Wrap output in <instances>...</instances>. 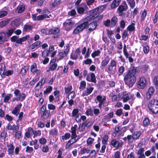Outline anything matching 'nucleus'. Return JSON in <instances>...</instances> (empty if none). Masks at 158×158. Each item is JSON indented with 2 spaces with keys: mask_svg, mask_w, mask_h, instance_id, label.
<instances>
[{
  "mask_svg": "<svg viewBox=\"0 0 158 158\" xmlns=\"http://www.w3.org/2000/svg\"><path fill=\"white\" fill-rule=\"evenodd\" d=\"M98 15L96 12H93L89 16H87L84 18L82 20V23L76 27L74 29L73 33L77 34L82 31L88 26L89 22L96 18L98 16Z\"/></svg>",
  "mask_w": 158,
  "mask_h": 158,
  "instance_id": "1",
  "label": "nucleus"
},
{
  "mask_svg": "<svg viewBox=\"0 0 158 158\" xmlns=\"http://www.w3.org/2000/svg\"><path fill=\"white\" fill-rule=\"evenodd\" d=\"M136 72V70L134 67H131L124 76L123 81L125 84L129 88L131 87L136 81V77L135 76Z\"/></svg>",
  "mask_w": 158,
  "mask_h": 158,
  "instance_id": "2",
  "label": "nucleus"
},
{
  "mask_svg": "<svg viewBox=\"0 0 158 158\" xmlns=\"http://www.w3.org/2000/svg\"><path fill=\"white\" fill-rule=\"evenodd\" d=\"M149 110L153 114L158 112V101L156 99L152 100L148 104Z\"/></svg>",
  "mask_w": 158,
  "mask_h": 158,
  "instance_id": "3",
  "label": "nucleus"
},
{
  "mask_svg": "<svg viewBox=\"0 0 158 158\" xmlns=\"http://www.w3.org/2000/svg\"><path fill=\"white\" fill-rule=\"evenodd\" d=\"M46 106L44 105L40 108V112L41 114V119L43 120L46 119L49 116L50 111L46 110Z\"/></svg>",
  "mask_w": 158,
  "mask_h": 158,
  "instance_id": "4",
  "label": "nucleus"
},
{
  "mask_svg": "<svg viewBox=\"0 0 158 158\" xmlns=\"http://www.w3.org/2000/svg\"><path fill=\"white\" fill-rule=\"evenodd\" d=\"M128 6L125 1H123L121 5L118 8L117 11L119 16H122L123 14V11H126L128 9Z\"/></svg>",
  "mask_w": 158,
  "mask_h": 158,
  "instance_id": "5",
  "label": "nucleus"
},
{
  "mask_svg": "<svg viewBox=\"0 0 158 158\" xmlns=\"http://www.w3.org/2000/svg\"><path fill=\"white\" fill-rule=\"evenodd\" d=\"M14 94L16 97L15 98V100L17 101H22L25 99L26 97L25 94L23 93L21 94L19 90L18 89H16L15 90Z\"/></svg>",
  "mask_w": 158,
  "mask_h": 158,
  "instance_id": "6",
  "label": "nucleus"
},
{
  "mask_svg": "<svg viewBox=\"0 0 158 158\" xmlns=\"http://www.w3.org/2000/svg\"><path fill=\"white\" fill-rule=\"evenodd\" d=\"M74 23L71 19H68L64 23L63 25L65 29L67 31L70 30L73 26Z\"/></svg>",
  "mask_w": 158,
  "mask_h": 158,
  "instance_id": "7",
  "label": "nucleus"
},
{
  "mask_svg": "<svg viewBox=\"0 0 158 158\" xmlns=\"http://www.w3.org/2000/svg\"><path fill=\"white\" fill-rule=\"evenodd\" d=\"M60 29L57 27L49 29L48 31V35H54L53 37L56 38L59 36Z\"/></svg>",
  "mask_w": 158,
  "mask_h": 158,
  "instance_id": "8",
  "label": "nucleus"
},
{
  "mask_svg": "<svg viewBox=\"0 0 158 158\" xmlns=\"http://www.w3.org/2000/svg\"><path fill=\"white\" fill-rule=\"evenodd\" d=\"M146 85V81L143 78L141 77L137 82V86L139 89H143Z\"/></svg>",
  "mask_w": 158,
  "mask_h": 158,
  "instance_id": "9",
  "label": "nucleus"
},
{
  "mask_svg": "<svg viewBox=\"0 0 158 158\" xmlns=\"http://www.w3.org/2000/svg\"><path fill=\"white\" fill-rule=\"evenodd\" d=\"M97 26V23L96 21H94L88 25V27L89 28V31H92L94 30Z\"/></svg>",
  "mask_w": 158,
  "mask_h": 158,
  "instance_id": "10",
  "label": "nucleus"
},
{
  "mask_svg": "<svg viewBox=\"0 0 158 158\" xmlns=\"http://www.w3.org/2000/svg\"><path fill=\"white\" fill-rule=\"evenodd\" d=\"M90 76V78L89 77V75L87 76L86 80L89 81H91L94 83H96V80L95 77V75L93 73H91L89 74Z\"/></svg>",
  "mask_w": 158,
  "mask_h": 158,
  "instance_id": "11",
  "label": "nucleus"
},
{
  "mask_svg": "<svg viewBox=\"0 0 158 158\" xmlns=\"http://www.w3.org/2000/svg\"><path fill=\"white\" fill-rule=\"evenodd\" d=\"M94 89V88L91 87H87L86 90L84 92L82 95L83 96H87L90 94Z\"/></svg>",
  "mask_w": 158,
  "mask_h": 158,
  "instance_id": "12",
  "label": "nucleus"
},
{
  "mask_svg": "<svg viewBox=\"0 0 158 158\" xmlns=\"http://www.w3.org/2000/svg\"><path fill=\"white\" fill-rule=\"evenodd\" d=\"M78 139L79 138H77V139H73V138H71L68 141V143L66 145V148L68 149L69 148L72 144L76 143Z\"/></svg>",
  "mask_w": 158,
  "mask_h": 158,
  "instance_id": "13",
  "label": "nucleus"
},
{
  "mask_svg": "<svg viewBox=\"0 0 158 158\" xmlns=\"http://www.w3.org/2000/svg\"><path fill=\"white\" fill-rule=\"evenodd\" d=\"M118 96L119 98H123V101L124 102H127L130 99L128 94H126V93L122 94L120 96L119 94Z\"/></svg>",
  "mask_w": 158,
  "mask_h": 158,
  "instance_id": "14",
  "label": "nucleus"
},
{
  "mask_svg": "<svg viewBox=\"0 0 158 158\" xmlns=\"http://www.w3.org/2000/svg\"><path fill=\"white\" fill-rule=\"evenodd\" d=\"M111 144L112 146L116 148H118L119 147H121L122 145L119 143L118 141L115 139H113L112 140Z\"/></svg>",
  "mask_w": 158,
  "mask_h": 158,
  "instance_id": "15",
  "label": "nucleus"
},
{
  "mask_svg": "<svg viewBox=\"0 0 158 158\" xmlns=\"http://www.w3.org/2000/svg\"><path fill=\"white\" fill-rule=\"evenodd\" d=\"M121 0H114L110 5V8L113 9L118 6Z\"/></svg>",
  "mask_w": 158,
  "mask_h": 158,
  "instance_id": "16",
  "label": "nucleus"
},
{
  "mask_svg": "<svg viewBox=\"0 0 158 158\" xmlns=\"http://www.w3.org/2000/svg\"><path fill=\"white\" fill-rule=\"evenodd\" d=\"M22 106V104L20 103L17 105L15 109L12 111V113L13 114L17 116L19 114V111Z\"/></svg>",
  "mask_w": 158,
  "mask_h": 158,
  "instance_id": "17",
  "label": "nucleus"
},
{
  "mask_svg": "<svg viewBox=\"0 0 158 158\" xmlns=\"http://www.w3.org/2000/svg\"><path fill=\"white\" fill-rule=\"evenodd\" d=\"M118 21V19L116 16H114L111 19L110 25L111 27H113L115 26L116 25Z\"/></svg>",
  "mask_w": 158,
  "mask_h": 158,
  "instance_id": "18",
  "label": "nucleus"
},
{
  "mask_svg": "<svg viewBox=\"0 0 158 158\" xmlns=\"http://www.w3.org/2000/svg\"><path fill=\"white\" fill-rule=\"evenodd\" d=\"M96 98L97 100L99 102V107H100L102 104L104 103L106 98L105 97L102 98V97L101 95L98 96Z\"/></svg>",
  "mask_w": 158,
  "mask_h": 158,
  "instance_id": "19",
  "label": "nucleus"
},
{
  "mask_svg": "<svg viewBox=\"0 0 158 158\" xmlns=\"http://www.w3.org/2000/svg\"><path fill=\"white\" fill-rule=\"evenodd\" d=\"M6 33L4 32H0V44H1L3 42L6 41Z\"/></svg>",
  "mask_w": 158,
  "mask_h": 158,
  "instance_id": "20",
  "label": "nucleus"
},
{
  "mask_svg": "<svg viewBox=\"0 0 158 158\" xmlns=\"http://www.w3.org/2000/svg\"><path fill=\"white\" fill-rule=\"evenodd\" d=\"M110 58L108 56H107L102 60L101 62V66L102 67L105 66L109 62Z\"/></svg>",
  "mask_w": 158,
  "mask_h": 158,
  "instance_id": "21",
  "label": "nucleus"
},
{
  "mask_svg": "<svg viewBox=\"0 0 158 158\" xmlns=\"http://www.w3.org/2000/svg\"><path fill=\"white\" fill-rule=\"evenodd\" d=\"M28 68L26 66H24L21 69V71L19 73V74H21L22 76L25 75L28 70Z\"/></svg>",
  "mask_w": 158,
  "mask_h": 158,
  "instance_id": "22",
  "label": "nucleus"
},
{
  "mask_svg": "<svg viewBox=\"0 0 158 158\" xmlns=\"http://www.w3.org/2000/svg\"><path fill=\"white\" fill-rule=\"evenodd\" d=\"M41 42L39 41L35 42L29 46V49L31 50L34 49L37 46L41 44Z\"/></svg>",
  "mask_w": 158,
  "mask_h": 158,
  "instance_id": "23",
  "label": "nucleus"
},
{
  "mask_svg": "<svg viewBox=\"0 0 158 158\" xmlns=\"http://www.w3.org/2000/svg\"><path fill=\"white\" fill-rule=\"evenodd\" d=\"M25 8V6L23 5H19L16 10V11L18 13H21L24 11Z\"/></svg>",
  "mask_w": 158,
  "mask_h": 158,
  "instance_id": "24",
  "label": "nucleus"
},
{
  "mask_svg": "<svg viewBox=\"0 0 158 158\" xmlns=\"http://www.w3.org/2000/svg\"><path fill=\"white\" fill-rule=\"evenodd\" d=\"M9 19H6L0 22V28H2L7 25L9 22Z\"/></svg>",
  "mask_w": 158,
  "mask_h": 158,
  "instance_id": "25",
  "label": "nucleus"
},
{
  "mask_svg": "<svg viewBox=\"0 0 158 158\" xmlns=\"http://www.w3.org/2000/svg\"><path fill=\"white\" fill-rule=\"evenodd\" d=\"M61 0H54V1L52 3L51 7L52 8H54L57 7L61 3Z\"/></svg>",
  "mask_w": 158,
  "mask_h": 158,
  "instance_id": "26",
  "label": "nucleus"
},
{
  "mask_svg": "<svg viewBox=\"0 0 158 158\" xmlns=\"http://www.w3.org/2000/svg\"><path fill=\"white\" fill-rule=\"evenodd\" d=\"M57 65L56 63H50L49 65V71H54L55 70Z\"/></svg>",
  "mask_w": 158,
  "mask_h": 158,
  "instance_id": "27",
  "label": "nucleus"
},
{
  "mask_svg": "<svg viewBox=\"0 0 158 158\" xmlns=\"http://www.w3.org/2000/svg\"><path fill=\"white\" fill-rule=\"evenodd\" d=\"M76 129H75L73 128V127H71V132L72 133V135L71 138L75 139H77V138L78 136L76 134Z\"/></svg>",
  "mask_w": 158,
  "mask_h": 158,
  "instance_id": "28",
  "label": "nucleus"
},
{
  "mask_svg": "<svg viewBox=\"0 0 158 158\" xmlns=\"http://www.w3.org/2000/svg\"><path fill=\"white\" fill-rule=\"evenodd\" d=\"M141 133L140 131H135L132 135V138L134 139H137L140 136Z\"/></svg>",
  "mask_w": 158,
  "mask_h": 158,
  "instance_id": "29",
  "label": "nucleus"
},
{
  "mask_svg": "<svg viewBox=\"0 0 158 158\" xmlns=\"http://www.w3.org/2000/svg\"><path fill=\"white\" fill-rule=\"evenodd\" d=\"M48 18H49V16L48 15L46 14L38 16L37 20L38 21H40Z\"/></svg>",
  "mask_w": 158,
  "mask_h": 158,
  "instance_id": "30",
  "label": "nucleus"
},
{
  "mask_svg": "<svg viewBox=\"0 0 158 158\" xmlns=\"http://www.w3.org/2000/svg\"><path fill=\"white\" fill-rule=\"evenodd\" d=\"M14 151L13 145L10 144L8 146L7 152L9 154H11L13 153Z\"/></svg>",
  "mask_w": 158,
  "mask_h": 158,
  "instance_id": "31",
  "label": "nucleus"
},
{
  "mask_svg": "<svg viewBox=\"0 0 158 158\" xmlns=\"http://www.w3.org/2000/svg\"><path fill=\"white\" fill-rule=\"evenodd\" d=\"M32 28V26L31 25L28 24H25L24 26L23 30L24 31H27L29 30H31Z\"/></svg>",
  "mask_w": 158,
  "mask_h": 158,
  "instance_id": "32",
  "label": "nucleus"
},
{
  "mask_svg": "<svg viewBox=\"0 0 158 158\" xmlns=\"http://www.w3.org/2000/svg\"><path fill=\"white\" fill-rule=\"evenodd\" d=\"M5 66L4 64H2L0 69V75L2 76L4 74L5 72Z\"/></svg>",
  "mask_w": 158,
  "mask_h": 158,
  "instance_id": "33",
  "label": "nucleus"
},
{
  "mask_svg": "<svg viewBox=\"0 0 158 158\" xmlns=\"http://www.w3.org/2000/svg\"><path fill=\"white\" fill-rule=\"evenodd\" d=\"M86 82L85 81H81L80 82V85L79 87L80 89H84L86 86Z\"/></svg>",
  "mask_w": 158,
  "mask_h": 158,
  "instance_id": "34",
  "label": "nucleus"
},
{
  "mask_svg": "<svg viewBox=\"0 0 158 158\" xmlns=\"http://www.w3.org/2000/svg\"><path fill=\"white\" fill-rule=\"evenodd\" d=\"M131 8H133L135 6V2L134 0H127Z\"/></svg>",
  "mask_w": 158,
  "mask_h": 158,
  "instance_id": "35",
  "label": "nucleus"
},
{
  "mask_svg": "<svg viewBox=\"0 0 158 158\" xmlns=\"http://www.w3.org/2000/svg\"><path fill=\"white\" fill-rule=\"evenodd\" d=\"M37 69V65L36 63H34L31 65V72L32 73H34L35 71Z\"/></svg>",
  "mask_w": 158,
  "mask_h": 158,
  "instance_id": "36",
  "label": "nucleus"
},
{
  "mask_svg": "<svg viewBox=\"0 0 158 158\" xmlns=\"http://www.w3.org/2000/svg\"><path fill=\"white\" fill-rule=\"evenodd\" d=\"M124 67L123 66L120 67L118 70L119 73L118 76H120L122 75L124 71Z\"/></svg>",
  "mask_w": 158,
  "mask_h": 158,
  "instance_id": "37",
  "label": "nucleus"
},
{
  "mask_svg": "<svg viewBox=\"0 0 158 158\" xmlns=\"http://www.w3.org/2000/svg\"><path fill=\"white\" fill-rule=\"evenodd\" d=\"M45 82V79H42L36 85L35 88L40 86V87H41L42 86L44 83Z\"/></svg>",
  "mask_w": 158,
  "mask_h": 158,
  "instance_id": "38",
  "label": "nucleus"
},
{
  "mask_svg": "<svg viewBox=\"0 0 158 158\" xmlns=\"http://www.w3.org/2000/svg\"><path fill=\"white\" fill-rule=\"evenodd\" d=\"M58 131L56 128H55L52 130L50 132V134L52 135H57Z\"/></svg>",
  "mask_w": 158,
  "mask_h": 158,
  "instance_id": "39",
  "label": "nucleus"
},
{
  "mask_svg": "<svg viewBox=\"0 0 158 158\" xmlns=\"http://www.w3.org/2000/svg\"><path fill=\"white\" fill-rule=\"evenodd\" d=\"M64 89L65 93L68 94L71 90L72 87L71 85H69L67 87H65Z\"/></svg>",
  "mask_w": 158,
  "mask_h": 158,
  "instance_id": "40",
  "label": "nucleus"
},
{
  "mask_svg": "<svg viewBox=\"0 0 158 158\" xmlns=\"http://www.w3.org/2000/svg\"><path fill=\"white\" fill-rule=\"evenodd\" d=\"M52 86H49L46 88V90L44 91V94H46L50 93L52 91Z\"/></svg>",
  "mask_w": 158,
  "mask_h": 158,
  "instance_id": "41",
  "label": "nucleus"
},
{
  "mask_svg": "<svg viewBox=\"0 0 158 158\" xmlns=\"http://www.w3.org/2000/svg\"><path fill=\"white\" fill-rule=\"evenodd\" d=\"M66 48L64 50V53L65 54V55L66 56L68 54L69 51L70 50V45L69 44H67L66 45Z\"/></svg>",
  "mask_w": 158,
  "mask_h": 158,
  "instance_id": "42",
  "label": "nucleus"
},
{
  "mask_svg": "<svg viewBox=\"0 0 158 158\" xmlns=\"http://www.w3.org/2000/svg\"><path fill=\"white\" fill-rule=\"evenodd\" d=\"M100 52L99 50L95 51L91 54L93 58H94L96 56H99L100 54Z\"/></svg>",
  "mask_w": 158,
  "mask_h": 158,
  "instance_id": "43",
  "label": "nucleus"
},
{
  "mask_svg": "<svg viewBox=\"0 0 158 158\" xmlns=\"http://www.w3.org/2000/svg\"><path fill=\"white\" fill-rule=\"evenodd\" d=\"M108 135H105L103 138L102 142L103 144L106 145L107 144V142L108 139Z\"/></svg>",
  "mask_w": 158,
  "mask_h": 158,
  "instance_id": "44",
  "label": "nucleus"
},
{
  "mask_svg": "<svg viewBox=\"0 0 158 158\" xmlns=\"http://www.w3.org/2000/svg\"><path fill=\"white\" fill-rule=\"evenodd\" d=\"M89 123L90 122H88L87 123H86V122L84 123L81 124L80 127L84 128H85V127H89L91 126V124L88 125V124H89Z\"/></svg>",
  "mask_w": 158,
  "mask_h": 158,
  "instance_id": "45",
  "label": "nucleus"
},
{
  "mask_svg": "<svg viewBox=\"0 0 158 158\" xmlns=\"http://www.w3.org/2000/svg\"><path fill=\"white\" fill-rule=\"evenodd\" d=\"M86 114L88 116H93V110L91 109H88L86 112Z\"/></svg>",
  "mask_w": 158,
  "mask_h": 158,
  "instance_id": "46",
  "label": "nucleus"
},
{
  "mask_svg": "<svg viewBox=\"0 0 158 158\" xmlns=\"http://www.w3.org/2000/svg\"><path fill=\"white\" fill-rule=\"evenodd\" d=\"M149 51V47L146 45L145 46L143 47V51L144 53L145 54H147L148 52Z\"/></svg>",
  "mask_w": 158,
  "mask_h": 158,
  "instance_id": "47",
  "label": "nucleus"
},
{
  "mask_svg": "<svg viewBox=\"0 0 158 158\" xmlns=\"http://www.w3.org/2000/svg\"><path fill=\"white\" fill-rule=\"evenodd\" d=\"M70 136L71 135L70 133H66L64 134V135L62 136V139L63 140L67 139L69 138Z\"/></svg>",
  "mask_w": 158,
  "mask_h": 158,
  "instance_id": "48",
  "label": "nucleus"
},
{
  "mask_svg": "<svg viewBox=\"0 0 158 158\" xmlns=\"http://www.w3.org/2000/svg\"><path fill=\"white\" fill-rule=\"evenodd\" d=\"M78 13L79 14H82L85 11V9L82 7H78L77 8Z\"/></svg>",
  "mask_w": 158,
  "mask_h": 158,
  "instance_id": "49",
  "label": "nucleus"
},
{
  "mask_svg": "<svg viewBox=\"0 0 158 158\" xmlns=\"http://www.w3.org/2000/svg\"><path fill=\"white\" fill-rule=\"evenodd\" d=\"M15 137L18 139H19L21 137V132L20 131H16Z\"/></svg>",
  "mask_w": 158,
  "mask_h": 158,
  "instance_id": "50",
  "label": "nucleus"
},
{
  "mask_svg": "<svg viewBox=\"0 0 158 158\" xmlns=\"http://www.w3.org/2000/svg\"><path fill=\"white\" fill-rule=\"evenodd\" d=\"M111 21L110 19H108L103 21V24L106 27H108L110 25Z\"/></svg>",
  "mask_w": 158,
  "mask_h": 158,
  "instance_id": "51",
  "label": "nucleus"
},
{
  "mask_svg": "<svg viewBox=\"0 0 158 158\" xmlns=\"http://www.w3.org/2000/svg\"><path fill=\"white\" fill-rule=\"evenodd\" d=\"M48 108L50 110H54L56 108V107L55 106L53 105L52 104H48Z\"/></svg>",
  "mask_w": 158,
  "mask_h": 158,
  "instance_id": "52",
  "label": "nucleus"
},
{
  "mask_svg": "<svg viewBox=\"0 0 158 158\" xmlns=\"http://www.w3.org/2000/svg\"><path fill=\"white\" fill-rule=\"evenodd\" d=\"M7 14V12L6 11H3L0 12V18H2L6 16Z\"/></svg>",
  "mask_w": 158,
  "mask_h": 158,
  "instance_id": "53",
  "label": "nucleus"
},
{
  "mask_svg": "<svg viewBox=\"0 0 158 158\" xmlns=\"http://www.w3.org/2000/svg\"><path fill=\"white\" fill-rule=\"evenodd\" d=\"M11 96V94H9L8 95L4 97V102H7L9 100Z\"/></svg>",
  "mask_w": 158,
  "mask_h": 158,
  "instance_id": "54",
  "label": "nucleus"
},
{
  "mask_svg": "<svg viewBox=\"0 0 158 158\" xmlns=\"http://www.w3.org/2000/svg\"><path fill=\"white\" fill-rule=\"evenodd\" d=\"M13 72L12 70H8L6 71H5L4 75H5L6 76H9L10 75H12L13 74Z\"/></svg>",
  "mask_w": 158,
  "mask_h": 158,
  "instance_id": "55",
  "label": "nucleus"
},
{
  "mask_svg": "<svg viewBox=\"0 0 158 158\" xmlns=\"http://www.w3.org/2000/svg\"><path fill=\"white\" fill-rule=\"evenodd\" d=\"M135 26L129 25L127 27V30L131 31H135Z\"/></svg>",
  "mask_w": 158,
  "mask_h": 158,
  "instance_id": "56",
  "label": "nucleus"
},
{
  "mask_svg": "<svg viewBox=\"0 0 158 158\" xmlns=\"http://www.w3.org/2000/svg\"><path fill=\"white\" fill-rule=\"evenodd\" d=\"M39 79L36 78L35 79H33L29 83V85H34L36 82H37L38 80Z\"/></svg>",
  "mask_w": 158,
  "mask_h": 158,
  "instance_id": "57",
  "label": "nucleus"
},
{
  "mask_svg": "<svg viewBox=\"0 0 158 158\" xmlns=\"http://www.w3.org/2000/svg\"><path fill=\"white\" fill-rule=\"evenodd\" d=\"M149 119L148 118H146L144 119L143 123L144 126H146L149 125Z\"/></svg>",
  "mask_w": 158,
  "mask_h": 158,
  "instance_id": "58",
  "label": "nucleus"
},
{
  "mask_svg": "<svg viewBox=\"0 0 158 158\" xmlns=\"http://www.w3.org/2000/svg\"><path fill=\"white\" fill-rule=\"evenodd\" d=\"M19 126L18 125H13L12 126V130L14 131H16L19 130Z\"/></svg>",
  "mask_w": 158,
  "mask_h": 158,
  "instance_id": "59",
  "label": "nucleus"
},
{
  "mask_svg": "<svg viewBox=\"0 0 158 158\" xmlns=\"http://www.w3.org/2000/svg\"><path fill=\"white\" fill-rule=\"evenodd\" d=\"M70 96L71 98V99H73L75 96V92L74 91H72L71 92L68 96V99H69V97Z\"/></svg>",
  "mask_w": 158,
  "mask_h": 158,
  "instance_id": "60",
  "label": "nucleus"
},
{
  "mask_svg": "<svg viewBox=\"0 0 158 158\" xmlns=\"http://www.w3.org/2000/svg\"><path fill=\"white\" fill-rule=\"evenodd\" d=\"M94 139L91 138H89L87 140V143L88 145H91L93 143Z\"/></svg>",
  "mask_w": 158,
  "mask_h": 158,
  "instance_id": "61",
  "label": "nucleus"
},
{
  "mask_svg": "<svg viewBox=\"0 0 158 158\" xmlns=\"http://www.w3.org/2000/svg\"><path fill=\"white\" fill-rule=\"evenodd\" d=\"M153 82L155 85L156 86H158V76L155 77H154Z\"/></svg>",
  "mask_w": 158,
  "mask_h": 158,
  "instance_id": "62",
  "label": "nucleus"
},
{
  "mask_svg": "<svg viewBox=\"0 0 158 158\" xmlns=\"http://www.w3.org/2000/svg\"><path fill=\"white\" fill-rule=\"evenodd\" d=\"M92 62V60L91 59H87L83 61V63L86 64H90Z\"/></svg>",
  "mask_w": 158,
  "mask_h": 158,
  "instance_id": "63",
  "label": "nucleus"
},
{
  "mask_svg": "<svg viewBox=\"0 0 158 158\" xmlns=\"http://www.w3.org/2000/svg\"><path fill=\"white\" fill-rule=\"evenodd\" d=\"M68 15H69L74 16L76 14V11L74 9H73L68 12Z\"/></svg>",
  "mask_w": 158,
  "mask_h": 158,
  "instance_id": "64",
  "label": "nucleus"
}]
</instances>
